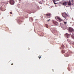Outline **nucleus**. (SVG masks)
I'll return each mask as SVG.
<instances>
[{"label": "nucleus", "mask_w": 74, "mask_h": 74, "mask_svg": "<svg viewBox=\"0 0 74 74\" xmlns=\"http://www.w3.org/2000/svg\"><path fill=\"white\" fill-rule=\"evenodd\" d=\"M74 30V29H73V28L69 27V30L70 32H72Z\"/></svg>", "instance_id": "423d86ee"}, {"label": "nucleus", "mask_w": 74, "mask_h": 74, "mask_svg": "<svg viewBox=\"0 0 74 74\" xmlns=\"http://www.w3.org/2000/svg\"><path fill=\"white\" fill-rule=\"evenodd\" d=\"M53 22L54 24H55V25H58V23L56 21H53Z\"/></svg>", "instance_id": "0eeeda50"}, {"label": "nucleus", "mask_w": 74, "mask_h": 74, "mask_svg": "<svg viewBox=\"0 0 74 74\" xmlns=\"http://www.w3.org/2000/svg\"><path fill=\"white\" fill-rule=\"evenodd\" d=\"M41 56H38V58H39V59H40V58H41Z\"/></svg>", "instance_id": "a211bd4d"}, {"label": "nucleus", "mask_w": 74, "mask_h": 74, "mask_svg": "<svg viewBox=\"0 0 74 74\" xmlns=\"http://www.w3.org/2000/svg\"><path fill=\"white\" fill-rule=\"evenodd\" d=\"M64 56L66 57L69 56V55L68 54V53H66L64 55Z\"/></svg>", "instance_id": "9b49d317"}, {"label": "nucleus", "mask_w": 74, "mask_h": 74, "mask_svg": "<svg viewBox=\"0 0 74 74\" xmlns=\"http://www.w3.org/2000/svg\"><path fill=\"white\" fill-rule=\"evenodd\" d=\"M53 32L54 33H57V31L55 28H54L53 29Z\"/></svg>", "instance_id": "39448f33"}, {"label": "nucleus", "mask_w": 74, "mask_h": 74, "mask_svg": "<svg viewBox=\"0 0 74 74\" xmlns=\"http://www.w3.org/2000/svg\"><path fill=\"white\" fill-rule=\"evenodd\" d=\"M64 24H66L67 23V22H64Z\"/></svg>", "instance_id": "6ab92c4d"}, {"label": "nucleus", "mask_w": 74, "mask_h": 74, "mask_svg": "<svg viewBox=\"0 0 74 74\" xmlns=\"http://www.w3.org/2000/svg\"><path fill=\"white\" fill-rule=\"evenodd\" d=\"M63 4L64 5H67V2L64 3H63Z\"/></svg>", "instance_id": "ddd939ff"}, {"label": "nucleus", "mask_w": 74, "mask_h": 74, "mask_svg": "<svg viewBox=\"0 0 74 74\" xmlns=\"http://www.w3.org/2000/svg\"><path fill=\"white\" fill-rule=\"evenodd\" d=\"M10 2L11 5H14L15 3V2L13 0H10Z\"/></svg>", "instance_id": "7ed1b4c3"}, {"label": "nucleus", "mask_w": 74, "mask_h": 74, "mask_svg": "<svg viewBox=\"0 0 74 74\" xmlns=\"http://www.w3.org/2000/svg\"><path fill=\"white\" fill-rule=\"evenodd\" d=\"M19 0V1H21V0Z\"/></svg>", "instance_id": "cd10ccee"}, {"label": "nucleus", "mask_w": 74, "mask_h": 74, "mask_svg": "<svg viewBox=\"0 0 74 74\" xmlns=\"http://www.w3.org/2000/svg\"><path fill=\"white\" fill-rule=\"evenodd\" d=\"M45 27H47V28H48V24H45V25H44Z\"/></svg>", "instance_id": "f8f14e48"}, {"label": "nucleus", "mask_w": 74, "mask_h": 74, "mask_svg": "<svg viewBox=\"0 0 74 74\" xmlns=\"http://www.w3.org/2000/svg\"><path fill=\"white\" fill-rule=\"evenodd\" d=\"M52 71H54V70L53 69H52Z\"/></svg>", "instance_id": "393cba45"}, {"label": "nucleus", "mask_w": 74, "mask_h": 74, "mask_svg": "<svg viewBox=\"0 0 74 74\" xmlns=\"http://www.w3.org/2000/svg\"><path fill=\"white\" fill-rule=\"evenodd\" d=\"M53 32L54 33H57V31L55 28H54L53 29Z\"/></svg>", "instance_id": "20e7f679"}, {"label": "nucleus", "mask_w": 74, "mask_h": 74, "mask_svg": "<svg viewBox=\"0 0 74 74\" xmlns=\"http://www.w3.org/2000/svg\"><path fill=\"white\" fill-rule=\"evenodd\" d=\"M10 14H12V12H10Z\"/></svg>", "instance_id": "5701e85b"}, {"label": "nucleus", "mask_w": 74, "mask_h": 74, "mask_svg": "<svg viewBox=\"0 0 74 74\" xmlns=\"http://www.w3.org/2000/svg\"><path fill=\"white\" fill-rule=\"evenodd\" d=\"M67 14L66 13V12L62 13V15L64 18H65V19L66 20H67V16H68L69 15H67Z\"/></svg>", "instance_id": "f257e3e1"}, {"label": "nucleus", "mask_w": 74, "mask_h": 74, "mask_svg": "<svg viewBox=\"0 0 74 74\" xmlns=\"http://www.w3.org/2000/svg\"><path fill=\"white\" fill-rule=\"evenodd\" d=\"M30 19H31V20H33V18H32L31 17V18H30Z\"/></svg>", "instance_id": "4be33fe9"}, {"label": "nucleus", "mask_w": 74, "mask_h": 74, "mask_svg": "<svg viewBox=\"0 0 74 74\" xmlns=\"http://www.w3.org/2000/svg\"><path fill=\"white\" fill-rule=\"evenodd\" d=\"M51 16H50L49 17H48V18H51Z\"/></svg>", "instance_id": "bb28decb"}, {"label": "nucleus", "mask_w": 74, "mask_h": 74, "mask_svg": "<svg viewBox=\"0 0 74 74\" xmlns=\"http://www.w3.org/2000/svg\"><path fill=\"white\" fill-rule=\"evenodd\" d=\"M68 4L69 5H71V3L70 1V0H69V2L68 3Z\"/></svg>", "instance_id": "9d476101"}, {"label": "nucleus", "mask_w": 74, "mask_h": 74, "mask_svg": "<svg viewBox=\"0 0 74 74\" xmlns=\"http://www.w3.org/2000/svg\"><path fill=\"white\" fill-rule=\"evenodd\" d=\"M55 19L56 20L58 19L59 20V22H62V21H63V20L60 18V17H59L58 16L56 17Z\"/></svg>", "instance_id": "f03ea898"}, {"label": "nucleus", "mask_w": 74, "mask_h": 74, "mask_svg": "<svg viewBox=\"0 0 74 74\" xmlns=\"http://www.w3.org/2000/svg\"><path fill=\"white\" fill-rule=\"evenodd\" d=\"M30 48H29L28 49V50H30Z\"/></svg>", "instance_id": "b1692460"}, {"label": "nucleus", "mask_w": 74, "mask_h": 74, "mask_svg": "<svg viewBox=\"0 0 74 74\" xmlns=\"http://www.w3.org/2000/svg\"><path fill=\"white\" fill-rule=\"evenodd\" d=\"M61 52L62 53H65V51H64V50H62V51Z\"/></svg>", "instance_id": "4468645a"}, {"label": "nucleus", "mask_w": 74, "mask_h": 74, "mask_svg": "<svg viewBox=\"0 0 74 74\" xmlns=\"http://www.w3.org/2000/svg\"><path fill=\"white\" fill-rule=\"evenodd\" d=\"M51 16V13H49L48 14H46V16Z\"/></svg>", "instance_id": "1a4fd4ad"}, {"label": "nucleus", "mask_w": 74, "mask_h": 74, "mask_svg": "<svg viewBox=\"0 0 74 74\" xmlns=\"http://www.w3.org/2000/svg\"><path fill=\"white\" fill-rule=\"evenodd\" d=\"M62 48L63 49L64 48V45H62Z\"/></svg>", "instance_id": "dca6fc26"}, {"label": "nucleus", "mask_w": 74, "mask_h": 74, "mask_svg": "<svg viewBox=\"0 0 74 74\" xmlns=\"http://www.w3.org/2000/svg\"><path fill=\"white\" fill-rule=\"evenodd\" d=\"M72 34H74V30H73V31L72 32Z\"/></svg>", "instance_id": "f3484780"}, {"label": "nucleus", "mask_w": 74, "mask_h": 74, "mask_svg": "<svg viewBox=\"0 0 74 74\" xmlns=\"http://www.w3.org/2000/svg\"><path fill=\"white\" fill-rule=\"evenodd\" d=\"M13 64H14L12 63V64H11V65H13Z\"/></svg>", "instance_id": "a878e982"}, {"label": "nucleus", "mask_w": 74, "mask_h": 74, "mask_svg": "<svg viewBox=\"0 0 74 74\" xmlns=\"http://www.w3.org/2000/svg\"><path fill=\"white\" fill-rule=\"evenodd\" d=\"M55 1H55V0H53V2L54 3V4H57V3H55Z\"/></svg>", "instance_id": "2eb2a0df"}, {"label": "nucleus", "mask_w": 74, "mask_h": 74, "mask_svg": "<svg viewBox=\"0 0 74 74\" xmlns=\"http://www.w3.org/2000/svg\"><path fill=\"white\" fill-rule=\"evenodd\" d=\"M71 37L72 38H73L74 39V36H71Z\"/></svg>", "instance_id": "aec40b11"}, {"label": "nucleus", "mask_w": 74, "mask_h": 74, "mask_svg": "<svg viewBox=\"0 0 74 74\" xmlns=\"http://www.w3.org/2000/svg\"><path fill=\"white\" fill-rule=\"evenodd\" d=\"M50 21H51V19H49V20H47V22H49Z\"/></svg>", "instance_id": "412c9836"}, {"label": "nucleus", "mask_w": 74, "mask_h": 74, "mask_svg": "<svg viewBox=\"0 0 74 74\" xmlns=\"http://www.w3.org/2000/svg\"><path fill=\"white\" fill-rule=\"evenodd\" d=\"M70 35H71V34H68L66 33L65 34V36L66 37H67V38H69V36H70Z\"/></svg>", "instance_id": "6e6552de"}]
</instances>
